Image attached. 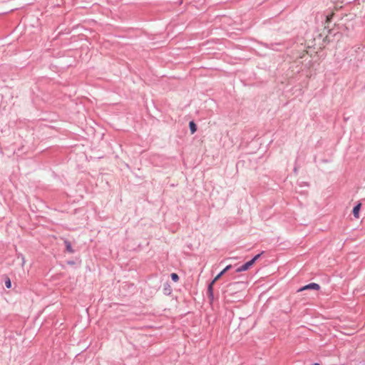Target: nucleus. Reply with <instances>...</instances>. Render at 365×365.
Masks as SVG:
<instances>
[{"instance_id": "f8f14e48", "label": "nucleus", "mask_w": 365, "mask_h": 365, "mask_svg": "<svg viewBox=\"0 0 365 365\" xmlns=\"http://www.w3.org/2000/svg\"><path fill=\"white\" fill-rule=\"evenodd\" d=\"M68 264H71V265H73V264H75V262H74L73 261H68Z\"/></svg>"}, {"instance_id": "7ed1b4c3", "label": "nucleus", "mask_w": 365, "mask_h": 365, "mask_svg": "<svg viewBox=\"0 0 365 365\" xmlns=\"http://www.w3.org/2000/svg\"><path fill=\"white\" fill-rule=\"evenodd\" d=\"M251 267V259L247 261L244 264L239 266L236 269V272H241L247 270Z\"/></svg>"}, {"instance_id": "20e7f679", "label": "nucleus", "mask_w": 365, "mask_h": 365, "mask_svg": "<svg viewBox=\"0 0 365 365\" xmlns=\"http://www.w3.org/2000/svg\"><path fill=\"white\" fill-rule=\"evenodd\" d=\"M172 292V288L168 282L163 284V293L165 295H170Z\"/></svg>"}, {"instance_id": "4468645a", "label": "nucleus", "mask_w": 365, "mask_h": 365, "mask_svg": "<svg viewBox=\"0 0 365 365\" xmlns=\"http://www.w3.org/2000/svg\"><path fill=\"white\" fill-rule=\"evenodd\" d=\"M21 259H22V265H23L25 263L24 257L23 255H21Z\"/></svg>"}, {"instance_id": "9b49d317", "label": "nucleus", "mask_w": 365, "mask_h": 365, "mask_svg": "<svg viewBox=\"0 0 365 365\" xmlns=\"http://www.w3.org/2000/svg\"><path fill=\"white\" fill-rule=\"evenodd\" d=\"M260 255H261V254H258L256 256H255L254 257H252V264L255 262V261H257L259 259Z\"/></svg>"}, {"instance_id": "423d86ee", "label": "nucleus", "mask_w": 365, "mask_h": 365, "mask_svg": "<svg viewBox=\"0 0 365 365\" xmlns=\"http://www.w3.org/2000/svg\"><path fill=\"white\" fill-rule=\"evenodd\" d=\"M64 244H65V246H66V250L68 252H69V253H73L74 252V250L72 247L71 243L68 240H64Z\"/></svg>"}, {"instance_id": "f03ea898", "label": "nucleus", "mask_w": 365, "mask_h": 365, "mask_svg": "<svg viewBox=\"0 0 365 365\" xmlns=\"http://www.w3.org/2000/svg\"><path fill=\"white\" fill-rule=\"evenodd\" d=\"M320 289V286L317 283H310L301 289H299V292L306 290V289H314V290H319Z\"/></svg>"}, {"instance_id": "6e6552de", "label": "nucleus", "mask_w": 365, "mask_h": 365, "mask_svg": "<svg viewBox=\"0 0 365 365\" xmlns=\"http://www.w3.org/2000/svg\"><path fill=\"white\" fill-rule=\"evenodd\" d=\"M360 208H361V204L359 203L357 205H356L353 209V214L356 218L359 217V213Z\"/></svg>"}, {"instance_id": "f257e3e1", "label": "nucleus", "mask_w": 365, "mask_h": 365, "mask_svg": "<svg viewBox=\"0 0 365 365\" xmlns=\"http://www.w3.org/2000/svg\"><path fill=\"white\" fill-rule=\"evenodd\" d=\"M215 284L214 281H212L207 287V294L210 303H212L214 300V293H213V284Z\"/></svg>"}, {"instance_id": "2eb2a0df", "label": "nucleus", "mask_w": 365, "mask_h": 365, "mask_svg": "<svg viewBox=\"0 0 365 365\" xmlns=\"http://www.w3.org/2000/svg\"><path fill=\"white\" fill-rule=\"evenodd\" d=\"M315 365H319V364H315Z\"/></svg>"}, {"instance_id": "39448f33", "label": "nucleus", "mask_w": 365, "mask_h": 365, "mask_svg": "<svg viewBox=\"0 0 365 365\" xmlns=\"http://www.w3.org/2000/svg\"><path fill=\"white\" fill-rule=\"evenodd\" d=\"M231 268V265H227L225 267V268H224L215 277V279L212 280L214 281L215 282L220 278V277L222 275H223L227 270H229Z\"/></svg>"}, {"instance_id": "9d476101", "label": "nucleus", "mask_w": 365, "mask_h": 365, "mask_svg": "<svg viewBox=\"0 0 365 365\" xmlns=\"http://www.w3.org/2000/svg\"><path fill=\"white\" fill-rule=\"evenodd\" d=\"M5 286L7 289L11 288V281L9 277L5 279Z\"/></svg>"}, {"instance_id": "1a4fd4ad", "label": "nucleus", "mask_w": 365, "mask_h": 365, "mask_svg": "<svg viewBox=\"0 0 365 365\" xmlns=\"http://www.w3.org/2000/svg\"><path fill=\"white\" fill-rule=\"evenodd\" d=\"M170 278L175 282H177L179 280V276H178V274L177 273H174V272L170 274Z\"/></svg>"}, {"instance_id": "0eeeda50", "label": "nucleus", "mask_w": 365, "mask_h": 365, "mask_svg": "<svg viewBox=\"0 0 365 365\" xmlns=\"http://www.w3.org/2000/svg\"><path fill=\"white\" fill-rule=\"evenodd\" d=\"M189 128L191 134H194L197 131V125L193 120L190 121Z\"/></svg>"}, {"instance_id": "ddd939ff", "label": "nucleus", "mask_w": 365, "mask_h": 365, "mask_svg": "<svg viewBox=\"0 0 365 365\" xmlns=\"http://www.w3.org/2000/svg\"><path fill=\"white\" fill-rule=\"evenodd\" d=\"M331 17H332V15L327 16V21H329L331 20Z\"/></svg>"}]
</instances>
